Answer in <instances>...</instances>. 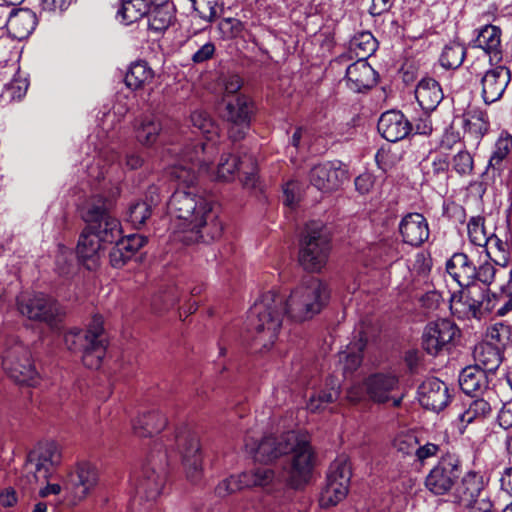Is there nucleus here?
I'll list each match as a JSON object with an SVG mask.
<instances>
[{
    "label": "nucleus",
    "mask_w": 512,
    "mask_h": 512,
    "mask_svg": "<svg viewBox=\"0 0 512 512\" xmlns=\"http://www.w3.org/2000/svg\"><path fill=\"white\" fill-rule=\"evenodd\" d=\"M351 46L359 59H365L376 50V40L370 32H363L355 36Z\"/></svg>",
    "instance_id": "51"
},
{
    "label": "nucleus",
    "mask_w": 512,
    "mask_h": 512,
    "mask_svg": "<svg viewBox=\"0 0 512 512\" xmlns=\"http://www.w3.org/2000/svg\"><path fill=\"white\" fill-rule=\"evenodd\" d=\"M485 493L483 476L480 473L470 471L464 475L457 486L455 497L460 504L467 505Z\"/></svg>",
    "instance_id": "34"
},
{
    "label": "nucleus",
    "mask_w": 512,
    "mask_h": 512,
    "mask_svg": "<svg viewBox=\"0 0 512 512\" xmlns=\"http://www.w3.org/2000/svg\"><path fill=\"white\" fill-rule=\"evenodd\" d=\"M459 336L460 330L454 322L440 319L425 327L422 335V347L428 354L436 356L443 351H449L455 338Z\"/></svg>",
    "instance_id": "17"
},
{
    "label": "nucleus",
    "mask_w": 512,
    "mask_h": 512,
    "mask_svg": "<svg viewBox=\"0 0 512 512\" xmlns=\"http://www.w3.org/2000/svg\"><path fill=\"white\" fill-rule=\"evenodd\" d=\"M295 441V432L284 433L280 437L274 435L264 436L260 441L254 439L249 433L244 438L246 451L251 454L255 461L270 463L288 454Z\"/></svg>",
    "instance_id": "12"
},
{
    "label": "nucleus",
    "mask_w": 512,
    "mask_h": 512,
    "mask_svg": "<svg viewBox=\"0 0 512 512\" xmlns=\"http://www.w3.org/2000/svg\"><path fill=\"white\" fill-rule=\"evenodd\" d=\"M154 71L144 60L133 62L125 75V84L131 90L143 88L154 79Z\"/></svg>",
    "instance_id": "41"
},
{
    "label": "nucleus",
    "mask_w": 512,
    "mask_h": 512,
    "mask_svg": "<svg viewBox=\"0 0 512 512\" xmlns=\"http://www.w3.org/2000/svg\"><path fill=\"white\" fill-rule=\"evenodd\" d=\"M162 130L161 123L152 116H145L135 125V136L139 143L145 146L153 145Z\"/></svg>",
    "instance_id": "45"
},
{
    "label": "nucleus",
    "mask_w": 512,
    "mask_h": 512,
    "mask_svg": "<svg viewBox=\"0 0 512 512\" xmlns=\"http://www.w3.org/2000/svg\"><path fill=\"white\" fill-rule=\"evenodd\" d=\"M467 291L462 292L461 297L450 298V309L459 318L480 319L483 314L494 310L495 299H491L490 291L476 284L466 286Z\"/></svg>",
    "instance_id": "11"
},
{
    "label": "nucleus",
    "mask_w": 512,
    "mask_h": 512,
    "mask_svg": "<svg viewBox=\"0 0 512 512\" xmlns=\"http://www.w3.org/2000/svg\"><path fill=\"white\" fill-rule=\"evenodd\" d=\"M461 474V461L452 453L441 456L425 479L426 488L435 495H444L454 486Z\"/></svg>",
    "instance_id": "14"
},
{
    "label": "nucleus",
    "mask_w": 512,
    "mask_h": 512,
    "mask_svg": "<svg viewBox=\"0 0 512 512\" xmlns=\"http://www.w3.org/2000/svg\"><path fill=\"white\" fill-rule=\"evenodd\" d=\"M242 489H245L242 474L232 475L218 483L215 487V494L219 497H226Z\"/></svg>",
    "instance_id": "55"
},
{
    "label": "nucleus",
    "mask_w": 512,
    "mask_h": 512,
    "mask_svg": "<svg viewBox=\"0 0 512 512\" xmlns=\"http://www.w3.org/2000/svg\"><path fill=\"white\" fill-rule=\"evenodd\" d=\"M167 425V418L158 410L140 415L133 422V431L139 437H148L161 432Z\"/></svg>",
    "instance_id": "39"
},
{
    "label": "nucleus",
    "mask_w": 512,
    "mask_h": 512,
    "mask_svg": "<svg viewBox=\"0 0 512 512\" xmlns=\"http://www.w3.org/2000/svg\"><path fill=\"white\" fill-rule=\"evenodd\" d=\"M491 299H495L494 302V310H496V314L498 316H505L510 311H512V295H496L491 294Z\"/></svg>",
    "instance_id": "61"
},
{
    "label": "nucleus",
    "mask_w": 512,
    "mask_h": 512,
    "mask_svg": "<svg viewBox=\"0 0 512 512\" xmlns=\"http://www.w3.org/2000/svg\"><path fill=\"white\" fill-rule=\"evenodd\" d=\"M418 400L429 410L439 412L450 402L448 386L436 377L426 378L418 387Z\"/></svg>",
    "instance_id": "22"
},
{
    "label": "nucleus",
    "mask_w": 512,
    "mask_h": 512,
    "mask_svg": "<svg viewBox=\"0 0 512 512\" xmlns=\"http://www.w3.org/2000/svg\"><path fill=\"white\" fill-rule=\"evenodd\" d=\"M2 366L8 376L19 384L34 385L37 371L27 346L11 340L2 354Z\"/></svg>",
    "instance_id": "9"
},
{
    "label": "nucleus",
    "mask_w": 512,
    "mask_h": 512,
    "mask_svg": "<svg viewBox=\"0 0 512 512\" xmlns=\"http://www.w3.org/2000/svg\"><path fill=\"white\" fill-rule=\"evenodd\" d=\"M469 512H494V505L490 497L485 493L466 505Z\"/></svg>",
    "instance_id": "63"
},
{
    "label": "nucleus",
    "mask_w": 512,
    "mask_h": 512,
    "mask_svg": "<svg viewBox=\"0 0 512 512\" xmlns=\"http://www.w3.org/2000/svg\"><path fill=\"white\" fill-rule=\"evenodd\" d=\"M155 186L148 189L150 200H140L132 203L128 210V221L137 229L144 226L151 217L153 208L159 202V195Z\"/></svg>",
    "instance_id": "37"
},
{
    "label": "nucleus",
    "mask_w": 512,
    "mask_h": 512,
    "mask_svg": "<svg viewBox=\"0 0 512 512\" xmlns=\"http://www.w3.org/2000/svg\"><path fill=\"white\" fill-rule=\"evenodd\" d=\"M418 439L412 433H401L394 439L395 449L404 456H415Z\"/></svg>",
    "instance_id": "54"
},
{
    "label": "nucleus",
    "mask_w": 512,
    "mask_h": 512,
    "mask_svg": "<svg viewBox=\"0 0 512 512\" xmlns=\"http://www.w3.org/2000/svg\"><path fill=\"white\" fill-rule=\"evenodd\" d=\"M487 257L496 265L506 267L511 258V248L507 240H503L496 234H491L487 244L483 246Z\"/></svg>",
    "instance_id": "43"
},
{
    "label": "nucleus",
    "mask_w": 512,
    "mask_h": 512,
    "mask_svg": "<svg viewBox=\"0 0 512 512\" xmlns=\"http://www.w3.org/2000/svg\"><path fill=\"white\" fill-rule=\"evenodd\" d=\"M501 29L488 24L477 30L475 46L483 49L490 58L499 59L501 55Z\"/></svg>",
    "instance_id": "38"
},
{
    "label": "nucleus",
    "mask_w": 512,
    "mask_h": 512,
    "mask_svg": "<svg viewBox=\"0 0 512 512\" xmlns=\"http://www.w3.org/2000/svg\"><path fill=\"white\" fill-rule=\"evenodd\" d=\"M447 274L461 288L474 284L477 276V268L473 261L461 252L454 253L445 265Z\"/></svg>",
    "instance_id": "27"
},
{
    "label": "nucleus",
    "mask_w": 512,
    "mask_h": 512,
    "mask_svg": "<svg viewBox=\"0 0 512 512\" xmlns=\"http://www.w3.org/2000/svg\"><path fill=\"white\" fill-rule=\"evenodd\" d=\"M241 474L245 488L266 487L273 483L275 478L274 471L268 467H256Z\"/></svg>",
    "instance_id": "47"
},
{
    "label": "nucleus",
    "mask_w": 512,
    "mask_h": 512,
    "mask_svg": "<svg viewBox=\"0 0 512 512\" xmlns=\"http://www.w3.org/2000/svg\"><path fill=\"white\" fill-rule=\"evenodd\" d=\"M329 298L327 285L309 277L292 290L289 298L269 291L254 303L248 315V326L254 332V345L269 349L277 339L284 314L295 321H304L318 314Z\"/></svg>",
    "instance_id": "1"
},
{
    "label": "nucleus",
    "mask_w": 512,
    "mask_h": 512,
    "mask_svg": "<svg viewBox=\"0 0 512 512\" xmlns=\"http://www.w3.org/2000/svg\"><path fill=\"white\" fill-rule=\"evenodd\" d=\"M473 166V158L466 150H460L452 159V167L460 176L471 174Z\"/></svg>",
    "instance_id": "56"
},
{
    "label": "nucleus",
    "mask_w": 512,
    "mask_h": 512,
    "mask_svg": "<svg viewBox=\"0 0 512 512\" xmlns=\"http://www.w3.org/2000/svg\"><path fill=\"white\" fill-rule=\"evenodd\" d=\"M210 169L194 164L176 162L171 175L185 188H178L170 197L168 209L176 218L178 239L185 244L209 243L222 235L223 225L214 209L213 201L191 187L200 172Z\"/></svg>",
    "instance_id": "2"
},
{
    "label": "nucleus",
    "mask_w": 512,
    "mask_h": 512,
    "mask_svg": "<svg viewBox=\"0 0 512 512\" xmlns=\"http://www.w3.org/2000/svg\"><path fill=\"white\" fill-rule=\"evenodd\" d=\"M496 403V391H487L485 395L472 396V399L464 404V410L457 417L460 434L465 432L469 424L483 422L490 417Z\"/></svg>",
    "instance_id": "20"
},
{
    "label": "nucleus",
    "mask_w": 512,
    "mask_h": 512,
    "mask_svg": "<svg viewBox=\"0 0 512 512\" xmlns=\"http://www.w3.org/2000/svg\"><path fill=\"white\" fill-rule=\"evenodd\" d=\"M19 312L31 320H37L53 326L60 316V307L58 303L42 294L29 296L21 294L17 298Z\"/></svg>",
    "instance_id": "19"
},
{
    "label": "nucleus",
    "mask_w": 512,
    "mask_h": 512,
    "mask_svg": "<svg viewBox=\"0 0 512 512\" xmlns=\"http://www.w3.org/2000/svg\"><path fill=\"white\" fill-rule=\"evenodd\" d=\"M432 268L431 258L424 253H417L412 267V273H415L417 277L425 279L429 275ZM420 279L413 280L410 287H407L411 291H415L420 288Z\"/></svg>",
    "instance_id": "53"
},
{
    "label": "nucleus",
    "mask_w": 512,
    "mask_h": 512,
    "mask_svg": "<svg viewBox=\"0 0 512 512\" xmlns=\"http://www.w3.org/2000/svg\"><path fill=\"white\" fill-rule=\"evenodd\" d=\"M28 89V82L26 79H13L5 85L2 96L8 100H20L25 96Z\"/></svg>",
    "instance_id": "57"
},
{
    "label": "nucleus",
    "mask_w": 512,
    "mask_h": 512,
    "mask_svg": "<svg viewBox=\"0 0 512 512\" xmlns=\"http://www.w3.org/2000/svg\"><path fill=\"white\" fill-rule=\"evenodd\" d=\"M289 453H292L291 464L287 471V481L293 488H300L305 485L312 474L314 467V452L310 443L299 438L295 433V441Z\"/></svg>",
    "instance_id": "15"
},
{
    "label": "nucleus",
    "mask_w": 512,
    "mask_h": 512,
    "mask_svg": "<svg viewBox=\"0 0 512 512\" xmlns=\"http://www.w3.org/2000/svg\"><path fill=\"white\" fill-rule=\"evenodd\" d=\"M114 243L115 246L109 253L110 264L114 268H122L128 262V260L132 258V256H130V254L125 249H122V244L119 242V239Z\"/></svg>",
    "instance_id": "60"
},
{
    "label": "nucleus",
    "mask_w": 512,
    "mask_h": 512,
    "mask_svg": "<svg viewBox=\"0 0 512 512\" xmlns=\"http://www.w3.org/2000/svg\"><path fill=\"white\" fill-rule=\"evenodd\" d=\"M215 51V44L211 41H208L199 47V49L192 55L191 60L195 64H202L213 58Z\"/></svg>",
    "instance_id": "62"
},
{
    "label": "nucleus",
    "mask_w": 512,
    "mask_h": 512,
    "mask_svg": "<svg viewBox=\"0 0 512 512\" xmlns=\"http://www.w3.org/2000/svg\"><path fill=\"white\" fill-rule=\"evenodd\" d=\"M475 364L473 366L486 371L492 375L500 366L502 362L501 350L488 342H482L475 346L473 351Z\"/></svg>",
    "instance_id": "36"
},
{
    "label": "nucleus",
    "mask_w": 512,
    "mask_h": 512,
    "mask_svg": "<svg viewBox=\"0 0 512 512\" xmlns=\"http://www.w3.org/2000/svg\"><path fill=\"white\" fill-rule=\"evenodd\" d=\"M244 162L231 154H223L217 165V178L229 181L233 178L236 170H240Z\"/></svg>",
    "instance_id": "52"
},
{
    "label": "nucleus",
    "mask_w": 512,
    "mask_h": 512,
    "mask_svg": "<svg viewBox=\"0 0 512 512\" xmlns=\"http://www.w3.org/2000/svg\"><path fill=\"white\" fill-rule=\"evenodd\" d=\"M192 6L199 18L210 24L223 10L222 0H192Z\"/></svg>",
    "instance_id": "48"
},
{
    "label": "nucleus",
    "mask_w": 512,
    "mask_h": 512,
    "mask_svg": "<svg viewBox=\"0 0 512 512\" xmlns=\"http://www.w3.org/2000/svg\"><path fill=\"white\" fill-rule=\"evenodd\" d=\"M253 111V102L245 95L240 94L227 101L224 118L229 123L230 139L239 141L245 137L250 129Z\"/></svg>",
    "instance_id": "18"
},
{
    "label": "nucleus",
    "mask_w": 512,
    "mask_h": 512,
    "mask_svg": "<svg viewBox=\"0 0 512 512\" xmlns=\"http://www.w3.org/2000/svg\"><path fill=\"white\" fill-rule=\"evenodd\" d=\"M491 375L473 365L462 369L459 375V385L461 390L470 396H479L487 394V391H495L490 387Z\"/></svg>",
    "instance_id": "28"
},
{
    "label": "nucleus",
    "mask_w": 512,
    "mask_h": 512,
    "mask_svg": "<svg viewBox=\"0 0 512 512\" xmlns=\"http://www.w3.org/2000/svg\"><path fill=\"white\" fill-rule=\"evenodd\" d=\"M367 345V337L364 332H359L358 338L351 341L344 351L339 353V362L342 364L345 376L356 371L363 360V351Z\"/></svg>",
    "instance_id": "35"
},
{
    "label": "nucleus",
    "mask_w": 512,
    "mask_h": 512,
    "mask_svg": "<svg viewBox=\"0 0 512 512\" xmlns=\"http://www.w3.org/2000/svg\"><path fill=\"white\" fill-rule=\"evenodd\" d=\"M119 242L122 244V249H125L130 256H133L146 244L147 238L140 234H132L124 238L120 237Z\"/></svg>",
    "instance_id": "58"
},
{
    "label": "nucleus",
    "mask_w": 512,
    "mask_h": 512,
    "mask_svg": "<svg viewBox=\"0 0 512 512\" xmlns=\"http://www.w3.org/2000/svg\"><path fill=\"white\" fill-rule=\"evenodd\" d=\"M167 453L152 452L135 479L136 494L147 501L156 500L164 487L167 476Z\"/></svg>",
    "instance_id": "7"
},
{
    "label": "nucleus",
    "mask_w": 512,
    "mask_h": 512,
    "mask_svg": "<svg viewBox=\"0 0 512 512\" xmlns=\"http://www.w3.org/2000/svg\"><path fill=\"white\" fill-rule=\"evenodd\" d=\"M153 0H123L117 11V18L125 25H130L147 16Z\"/></svg>",
    "instance_id": "42"
},
{
    "label": "nucleus",
    "mask_w": 512,
    "mask_h": 512,
    "mask_svg": "<svg viewBox=\"0 0 512 512\" xmlns=\"http://www.w3.org/2000/svg\"><path fill=\"white\" fill-rule=\"evenodd\" d=\"M497 422L503 429L512 427V398L503 403L497 415Z\"/></svg>",
    "instance_id": "64"
},
{
    "label": "nucleus",
    "mask_w": 512,
    "mask_h": 512,
    "mask_svg": "<svg viewBox=\"0 0 512 512\" xmlns=\"http://www.w3.org/2000/svg\"><path fill=\"white\" fill-rule=\"evenodd\" d=\"M347 178V171L339 161L318 164L309 174L310 183L325 192L338 189Z\"/></svg>",
    "instance_id": "21"
},
{
    "label": "nucleus",
    "mask_w": 512,
    "mask_h": 512,
    "mask_svg": "<svg viewBox=\"0 0 512 512\" xmlns=\"http://www.w3.org/2000/svg\"><path fill=\"white\" fill-rule=\"evenodd\" d=\"M120 193L119 186H114L107 195L91 197L83 208L82 218L88 231L95 234L104 245L114 243L122 234L120 221L111 214Z\"/></svg>",
    "instance_id": "3"
},
{
    "label": "nucleus",
    "mask_w": 512,
    "mask_h": 512,
    "mask_svg": "<svg viewBox=\"0 0 512 512\" xmlns=\"http://www.w3.org/2000/svg\"><path fill=\"white\" fill-rule=\"evenodd\" d=\"M450 161L448 156L437 154L432 159L431 167L427 174L434 177H446L449 170Z\"/></svg>",
    "instance_id": "59"
},
{
    "label": "nucleus",
    "mask_w": 512,
    "mask_h": 512,
    "mask_svg": "<svg viewBox=\"0 0 512 512\" xmlns=\"http://www.w3.org/2000/svg\"><path fill=\"white\" fill-rule=\"evenodd\" d=\"M377 129L387 141L397 142L409 135L412 131V123L402 112L390 110L381 115Z\"/></svg>",
    "instance_id": "25"
},
{
    "label": "nucleus",
    "mask_w": 512,
    "mask_h": 512,
    "mask_svg": "<svg viewBox=\"0 0 512 512\" xmlns=\"http://www.w3.org/2000/svg\"><path fill=\"white\" fill-rule=\"evenodd\" d=\"M485 219L482 216L471 217L467 224L468 237L472 244L483 247L489 236L485 230Z\"/></svg>",
    "instance_id": "50"
},
{
    "label": "nucleus",
    "mask_w": 512,
    "mask_h": 512,
    "mask_svg": "<svg viewBox=\"0 0 512 512\" xmlns=\"http://www.w3.org/2000/svg\"><path fill=\"white\" fill-rule=\"evenodd\" d=\"M68 482L74 491L76 499H85L97 486L99 482V470L95 464L89 461H82L76 464L68 474Z\"/></svg>",
    "instance_id": "23"
},
{
    "label": "nucleus",
    "mask_w": 512,
    "mask_h": 512,
    "mask_svg": "<svg viewBox=\"0 0 512 512\" xmlns=\"http://www.w3.org/2000/svg\"><path fill=\"white\" fill-rule=\"evenodd\" d=\"M399 379L393 373H373L364 379L363 383L352 385L347 391V398L357 403L368 396L370 400L377 403H385L393 400L394 406H399L401 399H395L391 393L398 389Z\"/></svg>",
    "instance_id": "6"
},
{
    "label": "nucleus",
    "mask_w": 512,
    "mask_h": 512,
    "mask_svg": "<svg viewBox=\"0 0 512 512\" xmlns=\"http://www.w3.org/2000/svg\"><path fill=\"white\" fill-rule=\"evenodd\" d=\"M147 17L149 30L162 33L175 19L174 4L170 0H153Z\"/></svg>",
    "instance_id": "32"
},
{
    "label": "nucleus",
    "mask_w": 512,
    "mask_h": 512,
    "mask_svg": "<svg viewBox=\"0 0 512 512\" xmlns=\"http://www.w3.org/2000/svg\"><path fill=\"white\" fill-rule=\"evenodd\" d=\"M61 462V452L54 442L38 444L28 453L25 470L30 484L47 481Z\"/></svg>",
    "instance_id": "10"
},
{
    "label": "nucleus",
    "mask_w": 512,
    "mask_h": 512,
    "mask_svg": "<svg viewBox=\"0 0 512 512\" xmlns=\"http://www.w3.org/2000/svg\"><path fill=\"white\" fill-rule=\"evenodd\" d=\"M37 16L28 8H13L8 18L2 22L6 24L15 37L22 39L29 36L37 26Z\"/></svg>",
    "instance_id": "30"
},
{
    "label": "nucleus",
    "mask_w": 512,
    "mask_h": 512,
    "mask_svg": "<svg viewBox=\"0 0 512 512\" xmlns=\"http://www.w3.org/2000/svg\"><path fill=\"white\" fill-rule=\"evenodd\" d=\"M415 97L423 111H433L443 100L444 94L438 81L424 77L416 85Z\"/></svg>",
    "instance_id": "31"
},
{
    "label": "nucleus",
    "mask_w": 512,
    "mask_h": 512,
    "mask_svg": "<svg viewBox=\"0 0 512 512\" xmlns=\"http://www.w3.org/2000/svg\"><path fill=\"white\" fill-rule=\"evenodd\" d=\"M339 397L338 389L332 387L313 393L307 403V409L313 413L324 410L330 403Z\"/></svg>",
    "instance_id": "49"
},
{
    "label": "nucleus",
    "mask_w": 512,
    "mask_h": 512,
    "mask_svg": "<svg viewBox=\"0 0 512 512\" xmlns=\"http://www.w3.org/2000/svg\"><path fill=\"white\" fill-rule=\"evenodd\" d=\"M175 445L182 456L186 476L192 483H197L202 478V455L197 435L188 430L181 429L175 435Z\"/></svg>",
    "instance_id": "16"
},
{
    "label": "nucleus",
    "mask_w": 512,
    "mask_h": 512,
    "mask_svg": "<svg viewBox=\"0 0 512 512\" xmlns=\"http://www.w3.org/2000/svg\"><path fill=\"white\" fill-rule=\"evenodd\" d=\"M511 80L510 70L505 66H495L487 70L481 78V96L486 104L498 101Z\"/></svg>",
    "instance_id": "24"
},
{
    "label": "nucleus",
    "mask_w": 512,
    "mask_h": 512,
    "mask_svg": "<svg viewBox=\"0 0 512 512\" xmlns=\"http://www.w3.org/2000/svg\"><path fill=\"white\" fill-rule=\"evenodd\" d=\"M346 82L354 92H362L375 85L376 72L367 60L358 59L346 69Z\"/></svg>",
    "instance_id": "29"
},
{
    "label": "nucleus",
    "mask_w": 512,
    "mask_h": 512,
    "mask_svg": "<svg viewBox=\"0 0 512 512\" xmlns=\"http://www.w3.org/2000/svg\"><path fill=\"white\" fill-rule=\"evenodd\" d=\"M103 318L95 315L88 329L70 331L65 335V343L70 350L82 352V362L90 369H98L106 354L107 341L104 336Z\"/></svg>",
    "instance_id": "5"
},
{
    "label": "nucleus",
    "mask_w": 512,
    "mask_h": 512,
    "mask_svg": "<svg viewBox=\"0 0 512 512\" xmlns=\"http://www.w3.org/2000/svg\"><path fill=\"white\" fill-rule=\"evenodd\" d=\"M512 147L510 135L501 136L495 143L494 151L490 156L485 174H491L493 178L499 177L506 167V159Z\"/></svg>",
    "instance_id": "40"
},
{
    "label": "nucleus",
    "mask_w": 512,
    "mask_h": 512,
    "mask_svg": "<svg viewBox=\"0 0 512 512\" xmlns=\"http://www.w3.org/2000/svg\"><path fill=\"white\" fill-rule=\"evenodd\" d=\"M193 127L197 128L204 139H197L178 152L177 162L194 164L200 169H210L216 155L219 153V128L214 119L203 110H195L190 116Z\"/></svg>",
    "instance_id": "4"
},
{
    "label": "nucleus",
    "mask_w": 512,
    "mask_h": 512,
    "mask_svg": "<svg viewBox=\"0 0 512 512\" xmlns=\"http://www.w3.org/2000/svg\"><path fill=\"white\" fill-rule=\"evenodd\" d=\"M463 127L465 131L475 139H480L489 129V121L486 112L479 108L469 109L464 114Z\"/></svg>",
    "instance_id": "44"
},
{
    "label": "nucleus",
    "mask_w": 512,
    "mask_h": 512,
    "mask_svg": "<svg viewBox=\"0 0 512 512\" xmlns=\"http://www.w3.org/2000/svg\"><path fill=\"white\" fill-rule=\"evenodd\" d=\"M399 232L403 242L414 247L421 246L429 238V226L426 218L420 213H408L399 224Z\"/></svg>",
    "instance_id": "26"
},
{
    "label": "nucleus",
    "mask_w": 512,
    "mask_h": 512,
    "mask_svg": "<svg viewBox=\"0 0 512 512\" xmlns=\"http://www.w3.org/2000/svg\"><path fill=\"white\" fill-rule=\"evenodd\" d=\"M330 252V242L322 225L312 222L306 226L301 243L299 262L305 270L319 272L326 264Z\"/></svg>",
    "instance_id": "8"
},
{
    "label": "nucleus",
    "mask_w": 512,
    "mask_h": 512,
    "mask_svg": "<svg viewBox=\"0 0 512 512\" xmlns=\"http://www.w3.org/2000/svg\"><path fill=\"white\" fill-rule=\"evenodd\" d=\"M351 467L344 456L336 458L329 466L327 483L320 496V505L324 508L342 501L349 488Z\"/></svg>",
    "instance_id": "13"
},
{
    "label": "nucleus",
    "mask_w": 512,
    "mask_h": 512,
    "mask_svg": "<svg viewBox=\"0 0 512 512\" xmlns=\"http://www.w3.org/2000/svg\"><path fill=\"white\" fill-rule=\"evenodd\" d=\"M466 57V47L458 42H450L444 46L439 57L441 66L445 69H457Z\"/></svg>",
    "instance_id": "46"
},
{
    "label": "nucleus",
    "mask_w": 512,
    "mask_h": 512,
    "mask_svg": "<svg viewBox=\"0 0 512 512\" xmlns=\"http://www.w3.org/2000/svg\"><path fill=\"white\" fill-rule=\"evenodd\" d=\"M103 248L104 244L95 236V234L88 231V228L85 227L79 237L76 253L79 260L89 270L96 267L100 251Z\"/></svg>",
    "instance_id": "33"
}]
</instances>
